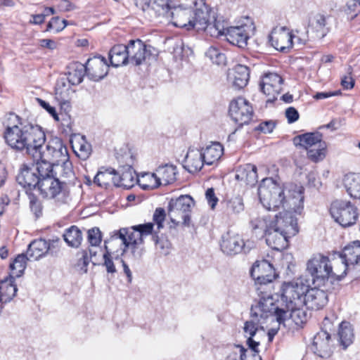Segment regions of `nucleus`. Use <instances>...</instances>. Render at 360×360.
Returning <instances> with one entry per match:
<instances>
[{"mask_svg":"<svg viewBox=\"0 0 360 360\" xmlns=\"http://www.w3.org/2000/svg\"><path fill=\"white\" fill-rule=\"evenodd\" d=\"M27 255H18L13 262L10 264L11 275L13 278L20 277L24 272L26 268Z\"/></svg>","mask_w":360,"mask_h":360,"instance_id":"nucleus-49","label":"nucleus"},{"mask_svg":"<svg viewBox=\"0 0 360 360\" xmlns=\"http://www.w3.org/2000/svg\"><path fill=\"white\" fill-rule=\"evenodd\" d=\"M84 68L88 78L98 82L108 75L109 65L104 57L96 56L89 58Z\"/></svg>","mask_w":360,"mask_h":360,"instance_id":"nucleus-17","label":"nucleus"},{"mask_svg":"<svg viewBox=\"0 0 360 360\" xmlns=\"http://www.w3.org/2000/svg\"><path fill=\"white\" fill-rule=\"evenodd\" d=\"M345 12L354 18L360 12V0H349L347 1Z\"/></svg>","mask_w":360,"mask_h":360,"instance_id":"nucleus-62","label":"nucleus"},{"mask_svg":"<svg viewBox=\"0 0 360 360\" xmlns=\"http://www.w3.org/2000/svg\"><path fill=\"white\" fill-rule=\"evenodd\" d=\"M192 24L193 30L205 31L212 37H218L224 31V22L217 20L206 0L193 1Z\"/></svg>","mask_w":360,"mask_h":360,"instance_id":"nucleus-4","label":"nucleus"},{"mask_svg":"<svg viewBox=\"0 0 360 360\" xmlns=\"http://www.w3.org/2000/svg\"><path fill=\"white\" fill-rule=\"evenodd\" d=\"M248 350L243 346L235 345L232 352L227 356V360H247Z\"/></svg>","mask_w":360,"mask_h":360,"instance_id":"nucleus-59","label":"nucleus"},{"mask_svg":"<svg viewBox=\"0 0 360 360\" xmlns=\"http://www.w3.org/2000/svg\"><path fill=\"white\" fill-rule=\"evenodd\" d=\"M206 56L217 65H225L226 61V56L219 49L210 46L205 53Z\"/></svg>","mask_w":360,"mask_h":360,"instance_id":"nucleus-52","label":"nucleus"},{"mask_svg":"<svg viewBox=\"0 0 360 360\" xmlns=\"http://www.w3.org/2000/svg\"><path fill=\"white\" fill-rule=\"evenodd\" d=\"M50 247L44 239H39L32 241L28 246L26 255L29 260H37L44 256Z\"/></svg>","mask_w":360,"mask_h":360,"instance_id":"nucleus-34","label":"nucleus"},{"mask_svg":"<svg viewBox=\"0 0 360 360\" xmlns=\"http://www.w3.org/2000/svg\"><path fill=\"white\" fill-rule=\"evenodd\" d=\"M235 178L246 185L254 186L257 182V167L252 164L240 167L236 170Z\"/></svg>","mask_w":360,"mask_h":360,"instance_id":"nucleus-33","label":"nucleus"},{"mask_svg":"<svg viewBox=\"0 0 360 360\" xmlns=\"http://www.w3.org/2000/svg\"><path fill=\"white\" fill-rule=\"evenodd\" d=\"M16 181L19 185L26 190H32L37 186L38 188L40 184L33 167H30L26 165L21 166L16 176Z\"/></svg>","mask_w":360,"mask_h":360,"instance_id":"nucleus-27","label":"nucleus"},{"mask_svg":"<svg viewBox=\"0 0 360 360\" xmlns=\"http://www.w3.org/2000/svg\"><path fill=\"white\" fill-rule=\"evenodd\" d=\"M343 184L351 198L360 199V174H347L343 179Z\"/></svg>","mask_w":360,"mask_h":360,"instance_id":"nucleus-40","label":"nucleus"},{"mask_svg":"<svg viewBox=\"0 0 360 360\" xmlns=\"http://www.w3.org/2000/svg\"><path fill=\"white\" fill-rule=\"evenodd\" d=\"M309 32L306 31L302 36H295L286 27H275L269 35V41L276 50L286 53L292 48L294 38L297 40L298 44H305L309 38Z\"/></svg>","mask_w":360,"mask_h":360,"instance_id":"nucleus-8","label":"nucleus"},{"mask_svg":"<svg viewBox=\"0 0 360 360\" xmlns=\"http://www.w3.org/2000/svg\"><path fill=\"white\" fill-rule=\"evenodd\" d=\"M185 164L184 167L190 173L200 171L203 165L205 164L202 151L195 148H190L186 155Z\"/></svg>","mask_w":360,"mask_h":360,"instance_id":"nucleus-32","label":"nucleus"},{"mask_svg":"<svg viewBox=\"0 0 360 360\" xmlns=\"http://www.w3.org/2000/svg\"><path fill=\"white\" fill-rule=\"evenodd\" d=\"M294 209H283L271 220V226L281 231L293 236L298 233L297 219L292 215Z\"/></svg>","mask_w":360,"mask_h":360,"instance_id":"nucleus-14","label":"nucleus"},{"mask_svg":"<svg viewBox=\"0 0 360 360\" xmlns=\"http://www.w3.org/2000/svg\"><path fill=\"white\" fill-rule=\"evenodd\" d=\"M252 29V25L247 24L227 28L224 27V33L220 36L225 35L226 40L230 44L243 49L248 45V41Z\"/></svg>","mask_w":360,"mask_h":360,"instance_id":"nucleus-15","label":"nucleus"},{"mask_svg":"<svg viewBox=\"0 0 360 360\" xmlns=\"http://www.w3.org/2000/svg\"><path fill=\"white\" fill-rule=\"evenodd\" d=\"M330 342V334L325 330H321L314 335L311 349L317 356L328 358L333 353Z\"/></svg>","mask_w":360,"mask_h":360,"instance_id":"nucleus-22","label":"nucleus"},{"mask_svg":"<svg viewBox=\"0 0 360 360\" xmlns=\"http://www.w3.org/2000/svg\"><path fill=\"white\" fill-rule=\"evenodd\" d=\"M250 275L259 284L271 283L276 278L275 270L267 260L255 262L250 270Z\"/></svg>","mask_w":360,"mask_h":360,"instance_id":"nucleus-19","label":"nucleus"},{"mask_svg":"<svg viewBox=\"0 0 360 360\" xmlns=\"http://www.w3.org/2000/svg\"><path fill=\"white\" fill-rule=\"evenodd\" d=\"M75 153L81 159H86L91 152V146L82 137L81 141L73 146Z\"/></svg>","mask_w":360,"mask_h":360,"instance_id":"nucleus-55","label":"nucleus"},{"mask_svg":"<svg viewBox=\"0 0 360 360\" xmlns=\"http://www.w3.org/2000/svg\"><path fill=\"white\" fill-rule=\"evenodd\" d=\"M221 251L227 255H235L240 253L242 251L247 252L246 245L238 233L228 231L221 238L220 243Z\"/></svg>","mask_w":360,"mask_h":360,"instance_id":"nucleus-18","label":"nucleus"},{"mask_svg":"<svg viewBox=\"0 0 360 360\" xmlns=\"http://www.w3.org/2000/svg\"><path fill=\"white\" fill-rule=\"evenodd\" d=\"M14 282L15 278H13V276H10L0 282L1 303H7L15 296L18 289Z\"/></svg>","mask_w":360,"mask_h":360,"instance_id":"nucleus-39","label":"nucleus"},{"mask_svg":"<svg viewBox=\"0 0 360 360\" xmlns=\"http://www.w3.org/2000/svg\"><path fill=\"white\" fill-rule=\"evenodd\" d=\"M309 285L302 278L291 282L285 283L282 285V300L288 305L303 306L304 296L307 292Z\"/></svg>","mask_w":360,"mask_h":360,"instance_id":"nucleus-11","label":"nucleus"},{"mask_svg":"<svg viewBox=\"0 0 360 360\" xmlns=\"http://www.w3.org/2000/svg\"><path fill=\"white\" fill-rule=\"evenodd\" d=\"M129 63L139 65L151 55L150 46L148 47L141 40H130L127 45Z\"/></svg>","mask_w":360,"mask_h":360,"instance_id":"nucleus-20","label":"nucleus"},{"mask_svg":"<svg viewBox=\"0 0 360 360\" xmlns=\"http://www.w3.org/2000/svg\"><path fill=\"white\" fill-rule=\"evenodd\" d=\"M335 258L338 261V264L345 265L346 273L349 265L356 264L360 261V241L355 240L347 245L341 253L337 254V257L335 256Z\"/></svg>","mask_w":360,"mask_h":360,"instance_id":"nucleus-24","label":"nucleus"},{"mask_svg":"<svg viewBox=\"0 0 360 360\" xmlns=\"http://www.w3.org/2000/svg\"><path fill=\"white\" fill-rule=\"evenodd\" d=\"M204 162L207 165L217 162L224 153L223 146L219 142H214L201 150Z\"/></svg>","mask_w":360,"mask_h":360,"instance_id":"nucleus-37","label":"nucleus"},{"mask_svg":"<svg viewBox=\"0 0 360 360\" xmlns=\"http://www.w3.org/2000/svg\"><path fill=\"white\" fill-rule=\"evenodd\" d=\"M32 158L38 160H46L57 165L69 158V153L62 139L54 136L49 139L44 147L42 144L35 148Z\"/></svg>","mask_w":360,"mask_h":360,"instance_id":"nucleus-6","label":"nucleus"},{"mask_svg":"<svg viewBox=\"0 0 360 360\" xmlns=\"http://www.w3.org/2000/svg\"><path fill=\"white\" fill-rule=\"evenodd\" d=\"M300 307L288 305L286 310L278 311V322L281 324L284 323L287 319H290L297 326H302L306 323L307 314Z\"/></svg>","mask_w":360,"mask_h":360,"instance_id":"nucleus-25","label":"nucleus"},{"mask_svg":"<svg viewBox=\"0 0 360 360\" xmlns=\"http://www.w3.org/2000/svg\"><path fill=\"white\" fill-rule=\"evenodd\" d=\"M36 101L37 103L43 108L44 110H46L56 121H59V117L58 113L56 112V108L54 107H52L49 105V103L46 102L45 101L42 100L39 98H36Z\"/></svg>","mask_w":360,"mask_h":360,"instance_id":"nucleus-63","label":"nucleus"},{"mask_svg":"<svg viewBox=\"0 0 360 360\" xmlns=\"http://www.w3.org/2000/svg\"><path fill=\"white\" fill-rule=\"evenodd\" d=\"M229 115L239 127L248 124L253 116V109L250 103L243 97L233 100L229 105Z\"/></svg>","mask_w":360,"mask_h":360,"instance_id":"nucleus-12","label":"nucleus"},{"mask_svg":"<svg viewBox=\"0 0 360 360\" xmlns=\"http://www.w3.org/2000/svg\"><path fill=\"white\" fill-rule=\"evenodd\" d=\"M233 84L238 89H242L248 84L250 77L249 68L241 64L236 65L233 70Z\"/></svg>","mask_w":360,"mask_h":360,"instance_id":"nucleus-44","label":"nucleus"},{"mask_svg":"<svg viewBox=\"0 0 360 360\" xmlns=\"http://www.w3.org/2000/svg\"><path fill=\"white\" fill-rule=\"evenodd\" d=\"M94 182L105 188L110 186L111 184L115 186V170L112 168L100 170L95 176Z\"/></svg>","mask_w":360,"mask_h":360,"instance_id":"nucleus-45","label":"nucleus"},{"mask_svg":"<svg viewBox=\"0 0 360 360\" xmlns=\"http://www.w3.org/2000/svg\"><path fill=\"white\" fill-rule=\"evenodd\" d=\"M283 79L276 73L266 74L260 84L261 91L269 96V101L274 100L280 94L282 88Z\"/></svg>","mask_w":360,"mask_h":360,"instance_id":"nucleus-21","label":"nucleus"},{"mask_svg":"<svg viewBox=\"0 0 360 360\" xmlns=\"http://www.w3.org/2000/svg\"><path fill=\"white\" fill-rule=\"evenodd\" d=\"M67 25V20H60L59 17H53L49 22L46 31H53L58 33L62 31Z\"/></svg>","mask_w":360,"mask_h":360,"instance_id":"nucleus-60","label":"nucleus"},{"mask_svg":"<svg viewBox=\"0 0 360 360\" xmlns=\"http://www.w3.org/2000/svg\"><path fill=\"white\" fill-rule=\"evenodd\" d=\"M150 4L158 15L165 17L170 11V8L174 5L172 4L171 0H150Z\"/></svg>","mask_w":360,"mask_h":360,"instance_id":"nucleus-50","label":"nucleus"},{"mask_svg":"<svg viewBox=\"0 0 360 360\" xmlns=\"http://www.w3.org/2000/svg\"><path fill=\"white\" fill-rule=\"evenodd\" d=\"M250 223L256 233H262L264 236L266 234L267 230L270 229V226H271V220H268L266 218H257L252 219Z\"/></svg>","mask_w":360,"mask_h":360,"instance_id":"nucleus-53","label":"nucleus"},{"mask_svg":"<svg viewBox=\"0 0 360 360\" xmlns=\"http://www.w3.org/2000/svg\"><path fill=\"white\" fill-rule=\"evenodd\" d=\"M326 144L324 141L319 143L316 147H313L307 150L308 158L314 162H318L323 160L325 157V149Z\"/></svg>","mask_w":360,"mask_h":360,"instance_id":"nucleus-54","label":"nucleus"},{"mask_svg":"<svg viewBox=\"0 0 360 360\" xmlns=\"http://www.w3.org/2000/svg\"><path fill=\"white\" fill-rule=\"evenodd\" d=\"M258 195L268 210L294 209L295 214H301L304 209V188L301 186L291 184L284 188L271 178H266L258 188Z\"/></svg>","mask_w":360,"mask_h":360,"instance_id":"nucleus-2","label":"nucleus"},{"mask_svg":"<svg viewBox=\"0 0 360 360\" xmlns=\"http://www.w3.org/2000/svg\"><path fill=\"white\" fill-rule=\"evenodd\" d=\"M36 164L32 165L35 173L41 181L42 179H48L54 176V163L46 160H34Z\"/></svg>","mask_w":360,"mask_h":360,"instance_id":"nucleus-43","label":"nucleus"},{"mask_svg":"<svg viewBox=\"0 0 360 360\" xmlns=\"http://www.w3.org/2000/svg\"><path fill=\"white\" fill-rule=\"evenodd\" d=\"M319 288L316 285L311 288H308L304 296V305L309 309L319 310L328 303V295L326 290Z\"/></svg>","mask_w":360,"mask_h":360,"instance_id":"nucleus-23","label":"nucleus"},{"mask_svg":"<svg viewBox=\"0 0 360 360\" xmlns=\"http://www.w3.org/2000/svg\"><path fill=\"white\" fill-rule=\"evenodd\" d=\"M56 171H58L60 176L65 179H72L75 176L72 164L69 158L61 161L59 164L54 165Z\"/></svg>","mask_w":360,"mask_h":360,"instance_id":"nucleus-51","label":"nucleus"},{"mask_svg":"<svg viewBox=\"0 0 360 360\" xmlns=\"http://www.w3.org/2000/svg\"><path fill=\"white\" fill-rule=\"evenodd\" d=\"M338 335L340 344L345 349L353 342L354 333L352 326L348 322H342L340 325Z\"/></svg>","mask_w":360,"mask_h":360,"instance_id":"nucleus-47","label":"nucleus"},{"mask_svg":"<svg viewBox=\"0 0 360 360\" xmlns=\"http://www.w3.org/2000/svg\"><path fill=\"white\" fill-rule=\"evenodd\" d=\"M85 73L84 65L79 62H75L68 66L67 77L65 79L72 86L78 85L83 81Z\"/></svg>","mask_w":360,"mask_h":360,"instance_id":"nucleus-41","label":"nucleus"},{"mask_svg":"<svg viewBox=\"0 0 360 360\" xmlns=\"http://www.w3.org/2000/svg\"><path fill=\"white\" fill-rule=\"evenodd\" d=\"M321 142H323L322 135L319 132L306 133L296 136L293 139V143L296 146L303 147L307 150L311 148L316 147Z\"/></svg>","mask_w":360,"mask_h":360,"instance_id":"nucleus-36","label":"nucleus"},{"mask_svg":"<svg viewBox=\"0 0 360 360\" xmlns=\"http://www.w3.org/2000/svg\"><path fill=\"white\" fill-rule=\"evenodd\" d=\"M65 77L60 78L57 80L55 86V95L57 100H64L69 98L71 93V86Z\"/></svg>","mask_w":360,"mask_h":360,"instance_id":"nucleus-48","label":"nucleus"},{"mask_svg":"<svg viewBox=\"0 0 360 360\" xmlns=\"http://www.w3.org/2000/svg\"><path fill=\"white\" fill-rule=\"evenodd\" d=\"M136 181L135 172L131 166H124L119 172L115 171V186L129 189Z\"/></svg>","mask_w":360,"mask_h":360,"instance_id":"nucleus-31","label":"nucleus"},{"mask_svg":"<svg viewBox=\"0 0 360 360\" xmlns=\"http://www.w3.org/2000/svg\"><path fill=\"white\" fill-rule=\"evenodd\" d=\"M330 213L334 220L343 227L354 224L358 217L356 208L349 201L343 200L333 201Z\"/></svg>","mask_w":360,"mask_h":360,"instance_id":"nucleus-10","label":"nucleus"},{"mask_svg":"<svg viewBox=\"0 0 360 360\" xmlns=\"http://www.w3.org/2000/svg\"><path fill=\"white\" fill-rule=\"evenodd\" d=\"M87 240L91 247H98L102 241V235L100 229L94 227L87 231Z\"/></svg>","mask_w":360,"mask_h":360,"instance_id":"nucleus-57","label":"nucleus"},{"mask_svg":"<svg viewBox=\"0 0 360 360\" xmlns=\"http://www.w3.org/2000/svg\"><path fill=\"white\" fill-rule=\"evenodd\" d=\"M155 176H156V171L153 173H147L143 175L142 181H146L147 183H140L141 188L144 190L155 189L158 188L160 186V183L158 178H155Z\"/></svg>","mask_w":360,"mask_h":360,"instance_id":"nucleus-56","label":"nucleus"},{"mask_svg":"<svg viewBox=\"0 0 360 360\" xmlns=\"http://www.w3.org/2000/svg\"><path fill=\"white\" fill-rule=\"evenodd\" d=\"M275 303L272 295H265L261 297L259 302L251 307V315L255 318L266 319L269 315L274 314L278 321V311H283Z\"/></svg>","mask_w":360,"mask_h":360,"instance_id":"nucleus-16","label":"nucleus"},{"mask_svg":"<svg viewBox=\"0 0 360 360\" xmlns=\"http://www.w3.org/2000/svg\"><path fill=\"white\" fill-rule=\"evenodd\" d=\"M30 205L36 217H39L41 214V205L39 200L34 195H31L30 196Z\"/></svg>","mask_w":360,"mask_h":360,"instance_id":"nucleus-64","label":"nucleus"},{"mask_svg":"<svg viewBox=\"0 0 360 360\" xmlns=\"http://www.w3.org/2000/svg\"><path fill=\"white\" fill-rule=\"evenodd\" d=\"M38 189L44 198L55 199L59 203H68L70 200V192L66 184L55 176L42 179Z\"/></svg>","mask_w":360,"mask_h":360,"instance_id":"nucleus-9","label":"nucleus"},{"mask_svg":"<svg viewBox=\"0 0 360 360\" xmlns=\"http://www.w3.org/2000/svg\"><path fill=\"white\" fill-rule=\"evenodd\" d=\"M110 64L114 67H119L129 63V55L127 45L117 44L114 46L109 51Z\"/></svg>","mask_w":360,"mask_h":360,"instance_id":"nucleus-35","label":"nucleus"},{"mask_svg":"<svg viewBox=\"0 0 360 360\" xmlns=\"http://www.w3.org/2000/svg\"><path fill=\"white\" fill-rule=\"evenodd\" d=\"M328 17L321 13H315L309 17L308 28L314 34V37L322 39L329 32Z\"/></svg>","mask_w":360,"mask_h":360,"instance_id":"nucleus-29","label":"nucleus"},{"mask_svg":"<svg viewBox=\"0 0 360 360\" xmlns=\"http://www.w3.org/2000/svg\"><path fill=\"white\" fill-rule=\"evenodd\" d=\"M65 243L72 248H78L83 240L82 231L76 226H72L67 229L63 235Z\"/></svg>","mask_w":360,"mask_h":360,"instance_id":"nucleus-46","label":"nucleus"},{"mask_svg":"<svg viewBox=\"0 0 360 360\" xmlns=\"http://www.w3.org/2000/svg\"><path fill=\"white\" fill-rule=\"evenodd\" d=\"M155 248L159 250L162 255L169 254V250L170 248V243L163 237H158V236H153Z\"/></svg>","mask_w":360,"mask_h":360,"instance_id":"nucleus-61","label":"nucleus"},{"mask_svg":"<svg viewBox=\"0 0 360 360\" xmlns=\"http://www.w3.org/2000/svg\"><path fill=\"white\" fill-rule=\"evenodd\" d=\"M165 18L177 27L184 28L188 31L193 30L192 24V11L182 4L174 5L170 8Z\"/></svg>","mask_w":360,"mask_h":360,"instance_id":"nucleus-13","label":"nucleus"},{"mask_svg":"<svg viewBox=\"0 0 360 360\" xmlns=\"http://www.w3.org/2000/svg\"><path fill=\"white\" fill-rule=\"evenodd\" d=\"M221 205L224 216L230 221L236 219L245 209L243 200L240 196L225 200L221 202Z\"/></svg>","mask_w":360,"mask_h":360,"instance_id":"nucleus-28","label":"nucleus"},{"mask_svg":"<svg viewBox=\"0 0 360 360\" xmlns=\"http://www.w3.org/2000/svg\"><path fill=\"white\" fill-rule=\"evenodd\" d=\"M4 124V140L15 151H25L32 157L35 148L45 143L46 135L40 126L22 120L14 113L8 115Z\"/></svg>","mask_w":360,"mask_h":360,"instance_id":"nucleus-1","label":"nucleus"},{"mask_svg":"<svg viewBox=\"0 0 360 360\" xmlns=\"http://www.w3.org/2000/svg\"><path fill=\"white\" fill-rule=\"evenodd\" d=\"M104 248L105 252L103 255V266L105 267L107 273L112 275L117 272L116 267L112 261V255L117 253L115 259L117 260L120 250L116 249L114 245L108 244V240H105Z\"/></svg>","mask_w":360,"mask_h":360,"instance_id":"nucleus-42","label":"nucleus"},{"mask_svg":"<svg viewBox=\"0 0 360 360\" xmlns=\"http://www.w3.org/2000/svg\"><path fill=\"white\" fill-rule=\"evenodd\" d=\"M307 271L311 276L312 283L326 287L328 283L340 281L345 276V265L338 264L335 257L330 259L321 254L314 255L307 263Z\"/></svg>","mask_w":360,"mask_h":360,"instance_id":"nucleus-3","label":"nucleus"},{"mask_svg":"<svg viewBox=\"0 0 360 360\" xmlns=\"http://www.w3.org/2000/svg\"><path fill=\"white\" fill-rule=\"evenodd\" d=\"M143 243L141 233L139 232L134 226L130 229H120L117 233H115L108 240V243L114 245L115 247L119 246L120 254L123 255L127 249L131 248L134 255L139 258L142 255V249L137 247L138 245Z\"/></svg>","mask_w":360,"mask_h":360,"instance_id":"nucleus-5","label":"nucleus"},{"mask_svg":"<svg viewBox=\"0 0 360 360\" xmlns=\"http://www.w3.org/2000/svg\"><path fill=\"white\" fill-rule=\"evenodd\" d=\"M269 229L265 235L267 245L277 251L285 249L288 246V238L291 236L274 228V226H270Z\"/></svg>","mask_w":360,"mask_h":360,"instance_id":"nucleus-26","label":"nucleus"},{"mask_svg":"<svg viewBox=\"0 0 360 360\" xmlns=\"http://www.w3.org/2000/svg\"><path fill=\"white\" fill-rule=\"evenodd\" d=\"M194 204L193 199L188 195L172 198L168 205V216L171 221L175 225L182 223L185 226H189L190 214Z\"/></svg>","mask_w":360,"mask_h":360,"instance_id":"nucleus-7","label":"nucleus"},{"mask_svg":"<svg viewBox=\"0 0 360 360\" xmlns=\"http://www.w3.org/2000/svg\"><path fill=\"white\" fill-rule=\"evenodd\" d=\"M252 319L247 321L245 323L243 328L244 333L246 337H248L247 344L248 347L255 352H258V346L259 345V341L255 340L254 337L256 335L257 332L260 328V318H255L251 315Z\"/></svg>","mask_w":360,"mask_h":360,"instance_id":"nucleus-30","label":"nucleus"},{"mask_svg":"<svg viewBox=\"0 0 360 360\" xmlns=\"http://www.w3.org/2000/svg\"><path fill=\"white\" fill-rule=\"evenodd\" d=\"M156 178L161 185H168L174 183L176 179L177 169L172 165L166 164L159 166L156 169Z\"/></svg>","mask_w":360,"mask_h":360,"instance_id":"nucleus-38","label":"nucleus"},{"mask_svg":"<svg viewBox=\"0 0 360 360\" xmlns=\"http://www.w3.org/2000/svg\"><path fill=\"white\" fill-rule=\"evenodd\" d=\"M77 255L79 256L78 261L77 262L76 266L77 270L81 274H85L87 272V266L90 262L89 257L88 255V252L86 250H83L77 253Z\"/></svg>","mask_w":360,"mask_h":360,"instance_id":"nucleus-58","label":"nucleus"}]
</instances>
